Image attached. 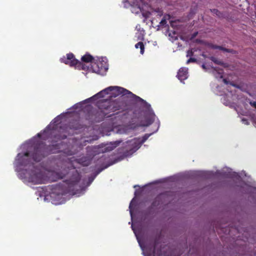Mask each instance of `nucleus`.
Returning a JSON list of instances; mask_svg holds the SVG:
<instances>
[{
    "mask_svg": "<svg viewBox=\"0 0 256 256\" xmlns=\"http://www.w3.org/2000/svg\"><path fill=\"white\" fill-rule=\"evenodd\" d=\"M38 136L39 137V138H40L41 137V134H37Z\"/></svg>",
    "mask_w": 256,
    "mask_h": 256,
    "instance_id": "28",
    "label": "nucleus"
},
{
    "mask_svg": "<svg viewBox=\"0 0 256 256\" xmlns=\"http://www.w3.org/2000/svg\"><path fill=\"white\" fill-rule=\"evenodd\" d=\"M63 176H60V178H62Z\"/></svg>",
    "mask_w": 256,
    "mask_h": 256,
    "instance_id": "32",
    "label": "nucleus"
},
{
    "mask_svg": "<svg viewBox=\"0 0 256 256\" xmlns=\"http://www.w3.org/2000/svg\"><path fill=\"white\" fill-rule=\"evenodd\" d=\"M24 174H26L25 178H27L29 182L35 184L42 183V174L39 172H36L35 170H32L28 172L26 170V173Z\"/></svg>",
    "mask_w": 256,
    "mask_h": 256,
    "instance_id": "8",
    "label": "nucleus"
},
{
    "mask_svg": "<svg viewBox=\"0 0 256 256\" xmlns=\"http://www.w3.org/2000/svg\"><path fill=\"white\" fill-rule=\"evenodd\" d=\"M30 154L28 152H26L24 154H18L17 156L18 160L21 166H29L30 167L34 168V164L31 162L28 158Z\"/></svg>",
    "mask_w": 256,
    "mask_h": 256,
    "instance_id": "9",
    "label": "nucleus"
},
{
    "mask_svg": "<svg viewBox=\"0 0 256 256\" xmlns=\"http://www.w3.org/2000/svg\"><path fill=\"white\" fill-rule=\"evenodd\" d=\"M213 48H216V49H219V50H222L224 51H225V52H230V50L228 49H227V48H224L222 46H213Z\"/></svg>",
    "mask_w": 256,
    "mask_h": 256,
    "instance_id": "17",
    "label": "nucleus"
},
{
    "mask_svg": "<svg viewBox=\"0 0 256 256\" xmlns=\"http://www.w3.org/2000/svg\"><path fill=\"white\" fill-rule=\"evenodd\" d=\"M150 134H145L142 138H134V139L128 140L126 142L125 148L126 150L124 153L125 156H132L136 152L142 145L148 140L150 136Z\"/></svg>",
    "mask_w": 256,
    "mask_h": 256,
    "instance_id": "5",
    "label": "nucleus"
},
{
    "mask_svg": "<svg viewBox=\"0 0 256 256\" xmlns=\"http://www.w3.org/2000/svg\"><path fill=\"white\" fill-rule=\"evenodd\" d=\"M214 14H215L216 16H217L218 17L220 18L222 16V14L217 9L214 8L212 10H210Z\"/></svg>",
    "mask_w": 256,
    "mask_h": 256,
    "instance_id": "16",
    "label": "nucleus"
},
{
    "mask_svg": "<svg viewBox=\"0 0 256 256\" xmlns=\"http://www.w3.org/2000/svg\"><path fill=\"white\" fill-rule=\"evenodd\" d=\"M66 138V135H62L58 138V139L64 140Z\"/></svg>",
    "mask_w": 256,
    "mask_h": 256,
    "instance_id": "24",
    "label": "nucleus"
},
{
    "mask_svg": "<svg viewBox=\"0 0 256 256\" xmlns=\"http://www.w3.org/2000/svg\"><path fill=\"white\" fill-rule=\"evenodd\" d=\"M202 67L204 68H206L205 66H204V64H202Z\"/></svg>",
    "mask_w": 256,
    "mask_h": 256,
    "instance_id": "29",
    "label": "nucleus"
},
{
    "mask_svg": "<svg viewBox=\"0 0 256 256\" xmlns=\"http://www.w3.org/2000/svg\"><path fill=\"white\" fill-rule=\"evenodd\" d=\"M114 147H115V146H106L104 148V150L102 151V152H110V151L112 150Z\"/></svg>",
    "mask_w": 256,
    "mask_h": 256,
    "instance_id": "19",
    "label": "nucleus"
},
{
    "mask_svg": "<svg viewBox=\"0 0 256 256\" xmlns=\"http://www.w3.org/2000/svg\"><path fill=\"white\" fill-rule=\"evenodd\" d=\"M91 68L92 72L94 73L102 74L108 70V64L103 58L99 59L92 62Z\"/></svg>",
    "mask_w": 256,
    "mask_h": 256,
    "instance_id": "7",
    "label": "nucleus"
},
{
    "mask_svg": "<svg viewBox=\"0 0 256 256\" xmlns=\"http://www.w3.org/2000/svg\"><path fill=\"white\" fill-rule=\"evenodd\" d=\"M82 160L81 159H79V160L80 161Z\"/></svg>",
    "mask_w": 256,
    "mask_h": 256,
    "instance_id": "31",
    "label": "nucleus"
},
{
    "mask_svg": "<svg viewBox=\"0 0 256 256\" xmlns=\"http://www.w3.org/2000/svg\"><path fill=\"white\" fill-rule=\"evenodd\" d=\"M160 24L162 26H164L166 24V20L165 18H162L160 22Z\"/></svg>",
    "mask_w": 256,
    "mask_h": 256,
    "instance_id": "22",
    "label": "nucleus"
},
{
    "mask_svg": "<svg viewBox=\"0 0 256 256\" xmlns=\"http://www.w3.org/2000/svg\"><path fill=\"white\" fill-rule=\"evenodd\" d=\"M70 174V178L62 182L56 184L52 190V194L58 196H63L70 191L74 190L80 180V175L75 168L70 170L68 174Z\"/></svg>",
    "mask_w": 256,
    "mask_h": 256,
    "instance_id": "2",
    "label": "nucleus"
},
{
    "mask_svg": "<svg viewBox=\"0 0 256 256\" xmlns=\"http://www.w3.org/2000/svg\"><path fill=\"white\" fill-rule=\"evenodd\" d=\"M135 48H140V52L141 54H143L144 52V43L142 42H139L135 45Z\"/></svg>",
    "mask_w": 256,
    "mask_h": 256,
    "instance_id": "14",
    "label": "nucleus"
},
{
    "mask_svg": "<svg viewBox=\"0 0 256 256\" xmlns=\"http://www.w3.org/2000/svg\"><path fill=\"white\" fill-rule=\"evenodd\" d=\"M110 94L111 96H114V97L120 94H122V96L128 94L130 97L132 98V99L136 102H142V103L146 104V102L142 98H140L138 96H136L130 91L123 88L116 86H109L95 94L94 97L102 98H104L106 94Z\"/></svg>",
    "mask_w": 256,
    "mask_h": 256,
    "instance_id": "4",
    "label": "nucleus"
},
{
    "mask_svg": "<svg viewBox=\"0 0 256 256\" xmlns=\"http://www.w3.org/2000/svg\"><path fill=\"white\" fill-rule=\"evenodd\" d=\"M158 240L156 239L154 243V248H153V256H161L162 254V251L160 248H156L158 244Z\"/></svg>",
    "mask_w": 256,
    "mask_h": 256,
    "instance_id": "11",
    "label": "nucleus"
},
{
    "mask_svg": "<svg viewBox=\"0 0 256 256\" xmlns=\"http://www.w3.org/2000/svg\"><path fill=\"white\" fill-rule=\"evenodd\" d=\"M81 60L84 62H91L92 65V62H94L93 60H94V58L90 54H86L82 57Z\"/></svg>",
    "mask_w": 256,
    "mask_h": 256,
    "instance_id": "12",
    "label": "nucleus"
},
{
    "mask_svg": "<svg viewBox=\"0 0 256 256\" xmlns=\"http://www.w3.org/2000/svg\"><path fill=\"white\" fill-rule=\"evenodd\" d=\"M132 202H130V206H129V208H130V210H131V208H132ZM130 214H132V212L131 210H130Z\"/></svg>",
    "mask_w": 256,
    "mask_h": 256,
    "instance_id": "26",
    "label": "nucleus"
},
{
    "mask_svg": "<svg viewBox=\"0 0 256 256\" xmlns=\"http://www.w3.org/2000/svg\"><path fill=\"white\" fill-rule=\"evenodd\" d=\"M156 12H158V15H159L160 16H161L162 14V12L160 8H158V10H157Z\"/></svg>",
    "mask_w": 256,
    "mask_h": 256,
    "instance_id": "23",
    "label": "nucleus"
},
{
    "mask_svg": "<svg viewBox=\"0 0 256 256\" xmlns=\"http://www.w3.org/2000/svg\"><path fill=\"white\" fill-rule=\"evenodd\" d=\"M253 106L256 108V102H254Z\"/></svg>",
    "mask_w": 256,
    "mask_h": 256,
    "instance_id": "27",
    "label": "nucleus"
},
{
    "mask_svg": "<svg viewBox=\"0 0 256 256\" xmlns=\"http://www.w3.org/2000/svg\"><path fill=\"white\" fill-rule=\"evenodd\" d=\"M160 204V198L158 196H157L155 198L154 200L152 203L151 206L148 208V212H150L154 208V207H156L158 206Z\"/></svg>",
    "mask_w": 256,
    "mask_h": 256,
    "instance_id": "13",
    "label": "nucleus"
},
{
    "mask_svg": "<svg viewBox=\"0 0 256 256\" xmlns=\"http://www.w3.org/2000/svg\"><path fill=\"white\" fill-rule=\"evenodd\" d=\"M193 54H194V52H193L192 49H190V50H188L187 54H186L187 57L192 56Z\"/></svg>",
    "mask_w": 256,
    "mask_h": 256,
    "instance_id": "21",
    "label": "nucleus"
},
{
    "mask_svg": "<svg viewBox=\"0 0 256 256\" xmlns=\"http://www.w3.org/2000/svg\"><path fill=\"white\" fill-rule=\"evenodd\" d=\"M84 165H88V162H86V164H83Z\"/></svg>",
    "mask_w": 256,
    "mask_h": 256,
    "instance_id": "30",
    "label": "nucleus"
},
{
    "mask_svg": "<svg viewBox=\"0 0 256 256\" xmlns=\"http://www.w3.org/2000/svg\"><path fill=\"white\" fill-rule=\"evenodd\" d=\"M210 60L216 64H222V62H221V61H220V60H218V58H216L215 57L212 56L210 58Z\"/></svg>",
    "mask_w": 256,
    "mask_h": 256,
    "instance_id": "18",
    "label": "nucleus"
},
{
    "mask_svg": "<svg viewBox=\"0 0 256 256\" xmlns=\"http://www.w3.org/2000/svg\"><path fill=\"white\" fill-rule=\"evenodd\" d=\"M62 145V142L48 146L42 142L36 144L34 146V150L32 154L33 160L36 162H39L46 156L60 152L61 151Z\"/></svg>",
    "mask_w": 256,
    "mask_h": 256,
    "instance_id": "3",
    "label": "nucleus"
},
{
    "mask_svg": "<svg viewBox=\"0 0 256 256\" xmlns=\"http://www.w3.org/2000/svg\"><path fill=\"white\" fill-rule=\"evenodd\" d=\"M223 82L226 84H228V82L226 78H224Z\"/></svg>",
    "mask_w": 256,
    "mask_h": 256,
    "instance_id": "25",
    "label": "nucleus"
},
{
    "mask_svg": "<svg viewBox=\"0 0 256 256\" xmlns=\"http://www.w3.org/2000/svg\"><path fill=\"white\" fill-rule=\"evenodd\" d=\"M124 102L120 100H116L114 101H110L106 100L98 103V110H93L92 112L94 114L95 117L92 118L93 120L99 122L103 120L105 118H109L114 114H110L111 112H116L117 110H124L122 108Z\"/></svg>",
    "mask_w": 256,
    "mask_h": 256,
    "instance_id": "1",
    "label": "nucleus"
},
{
    "mask_svg": "<svg viewBox=\"0 0 256 256\" xmlns=\"http://www.w3.org/2000/svg\"><path fill=\"white\" fill-rule=\"evenodd\" d=\"M196 59L195 58H190L186 62V64H188L190 62H196Z\"/></svg>",
    "mask_w": 256,
    "mask_h": 256,
    "instance_id": "20",
    "label": "nucleus"
},
{
    "mask_svg": "<svg viewBox=\"0 0 256 256\" xmlns=\"http://www.w3.org/2000/svg\"><path fill=\"white\" fill-rule=\"evenodd\" d=\"M60 62L70 66H74L75 68L78 70H84V65L80 61L74 58V56L72 53H69L66 54V57H63L60 58Z\"/></svg>",
    "mask_w": 256,
    "mask_h": 256,
    "instance_id": "6",
    "label": "nucleus"
},
{
    "mask_svg": "<svg viewBox=\"0 0 256 256\" xmlns=\"http://www.w3.org/2000/svg\"><path fill=\"white\" fill-rule=\"evenodd\" d=\"M214 70L216 72V74H215L216 78H223L224 70L222 69H218V70L214 69Z\"/></svg>",
    "mask_w": 256,
    "mask_h": 256,
    "instance_id": "15",
    "label": "nucleus"
},
{
    "mask_svg": "<svg viewBox=\"0 0 256 256\" xmlns=\"http://www.w3.org/2000/svg\"><path fill=\"white\" fill-rule=\"evenodd\" d=\"M188 68H180L178 72L177 77L181 82L188 78Z\"/></svg>",
    "mask_w": 256,
    "mask_h": 256,
    "instance_id": "10",
    "label": "nucleus"
}]
</instances>
